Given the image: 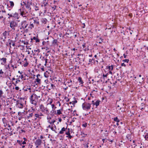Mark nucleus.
Segmentation results:
<instances>
[{
	"instance_id": "obj_1",
	"label": "nucleus",
	"mask_w": 148,
	"mask_h": 148,
	"mask_svg": "<svg viewBox=\"0 0 148 148\" xmlns=\"http://www.w3.org/2000/svg\"><path fill=\"white\" fill-rule=\"evenodd\" d=\"M41 96L36 95V93H33L30 97V102L35 106L37 105V103L38 101V98H40Z\"/></svg>"
},
{
	"instance_id": "obj_2",
	"label": "nucleus",
	"mask_w": 148,
	"mask_h": 148,
	"mask_svg": "<svg viewBox=\"0 0 148 148\" xmlns=\"http://www.w3.org/2000/svg\"><path fill=\"white\" fill-rule=\"evenodd\" d=\"M19 10L20 11V15L23 17H25V18H27L28 16V12L31 11V10H28L24 7H22V9H20Z\"/></svg>"
},
{
	"instance_id": "obj_3",
	"label": "nucleus",
	"mask_w": 148,
	"mask_h": 148,
	"mask_svg": "<svg viewBox=\"0 0 148 148\" xmlns=\"http://www.w3.org/2000/svg\"><path fill=\"white\" fill-rule=\"evenodd\" d=\"M26 102L23 98H20L16 102V106L20 108H23V104Z\"/></svg>"
},
{
	"instance_id": "obj_4",
	"label": "nucleus",
	"mask_w": 148,
	"mask_h": 148,
	"mask_svg": "<svg viewBox=\"0 0 148 148\" xmlns=\"http://www.w3.org/2000/svg\"><path fill=\"white\" fill-rule=\"evenodd\" d=\"M8 15L9 16L8 18L10 19H13V18L16 19H18L19 18V15L16 12L14 13H8Z\"/></svg>"
},
{
	"instance_id": "obj_5",
	"label": "nucleus",
	"mask_w": 148,
	"mask_h": 148,
	"mask_svg": "<svg viewBox=\"0 0 148 148\" xmlns=\"http://www.w3.org/2000/svg\"><path fill=\"white\" fill-rule=\"evenodd\" d=\"M91 104V103L85 102L82 104V109L85 110H88L90 108Z\"/></svg>"
},
{
	"instance_id": "obj_6",
	"label": "nucleus",
	"mask_w": 148,
	"mask_h": 148,
	"mask_svg": "<svg viewBox=\"0 0 148 148\" xmlns=\"http://www.w3.org/2000/svg\"><path fill=\"white\" fill-rule=\"evenodd\" d=\"M18 23L14 21H12L10 23V26L13 30H15V28L18 26Z\"/></svg>"
},
{
	"instance_id": "obj_7",
	"label": "nucleus",
	"mask_w": 148,
	"mask_h": 148,
	"mask_svg": "<svg viewBox=\"0 0 148 148\" xmlns=\"http://www.w3.org/2000/svg\"><path fill=\"white\" fill-rule=\"evenodd\" d=\"M39 107L42 112H45V114H48L49 112L47 107H45L42 104L40 105Z\"/></svg>"
},
{
	"instance_id": "obj_8",
	"label": "nucleus",
	"mask_w": 148,
	"mask_h": 148,
	"mask_svg": "<svg viewBox=\"0 0 148 148\" xmlns=\"http://www.w3.org/2000/svg\"><path fill=\"white\" fill-rule=\"evenodd\" d=\"M23 3H24V4L25 5V8L27 9L28 10H31L30 5H32V3L31 1H27L26 2H23Z\"/></svg>"
},
{
	"instance_id": "obj_9",
	"label": "nucleus",
	"mask_w": 148,
	"mask_h": 148,
	"mask_svg": "<svg viewBox=\"0 0 148 148\" xmlns=\"http://www.w3.org/2000/svg\"><path fill=\"white\" fill-rule=\"evenodd\" d=\"M28 25V24L27 23V22L25 21H22L21 23V26L22 27L20 28V29H22V28L23 29H25V28H27V26Z\"/></svg>"
},
{
	"instance_id": "obj_10",
	"label": "nucleus",
	"mask_w": 148,
	"mask_h": 148,
	"mask_svg": "<svg viewBox=\"0 0 148 148\" xmlns=\"http://www.w3.org/2000/svg\"><path fill=\"white\" fill-rule=\"evenodd\" d=\"M9 33L6 31H5L2 35V39H3V41H5L7 38V36L8 35Z\"/></svg>"
},
{
	"instance_id": "obj_11",
	"label": "nucleus",
	"mask_w": 148,
	"mask_h": 148,
	"mask_svg": "<svg viewBox=\"0 0 148 148\" xmlns=\"http://www.w3.org/2000/svg\"><path fill=\"white\" fill-rule=\"evenodd\" d=\"M35 144L36 146V147L38 148V146L40 145L42 143V141L40 139H38L35 142Z\"/></svg>"
},
{
	"instance_id": "obj_12",
	"label": "nucleus",
	"mask_w": 148,
	"mask_h": 148,
	"mask_svg": "<svg viewBox=\"0 0 148 148\" xmlns=\"http://www.w3.org/2000/svg\"><path fill=\"white\" fill-rule=\"evenodd\" d=\"M42 4H43V5L44 6V8L45 9V12H46L47 9L49 6V4L47 1L46 2H44L42 3Z\"/></svg>"
},
{
	"instance_id": "obj_13",
	"label": "nucleus",
	"mask_w": 148,
	"mask_h": 148,
	"mask_svg": "<svg viewBox=\"0 0 148 148\" xmlns=\"http://www.w3.org/2000/svg\"><path fill=\"white\" fill-rule=\"evenodd\" d=\"M89 62L91 63L92 64H94L95 65L97 64L98 61L97 60H95L94 59H89Z\"/></svg>"
},
{
	"instance_id": "obj_14",
	"label": "nucleus",
	"mask_w": 148,
	"mask_h": 148,
	"mask_svg": "<svg viewBox=\"0 0 148 148\" xmlns=\"http://www.w3.org/2000/svg\"><path fill=\"white\" fill-rule=\"evenodd\" d=\"M77 80L80 83L79 85H81L82 86H83L84 82L82 79V78L81 77H79Z\"/></svg>"
},
{
	"instance_id": "obj_15",
	"label": "nucleus",
	"mask_w": 148,
	"mask_h": 148,
	"mask_svg": "<svg viewBox=\"0 0 148 148\" xmlns=\"http://www.w3.org/2000/svg\"><path fill=\"white\" fill-rule=\"evenodd\" d=\"M33 27H34V25L33 23H32V22L31 21L30 22L29 25H28L27 26V28L26 29V30L28 29H32Z\"/></svg>"
},
{
	"instance_id": "obj_16",
	"label": "nucleus",
	"mask_w": 148,
	"mask_h": 148,
	"mask_svg": "<svg viewBox=\"0 0 148 148\" xmlns=\"http://www.w3.org/2000/svg\"><path fill=\"white\" fill-rule=\"evenodd\" d=\"M9 3L10 5V6L8 7L9 8H12L14 5V3L13 1H9Z\"/></svg>"
},
{
	"instance_id": "obj_17",
	"label": "nucleus",
	"mask_w": 148,
	"mask_h": 148,
	"mask_svg": "<svg viewBox=\"0 0 148 148\" xmlns=\"http://www.w3.org/2000/svg\"><path fill=\"white\" fill-rule=\"evenodd\" d=\"M31 20H32V23H36L38 25H39V21L38 20L36 19H34L33 18L32 19H31Z\"/></svg>"
},
{
	"instance_id": "obj_18",
	"label": "nucleus",
	"mask_w": 148,
	"mask_h": 148,
	"mask_svg": "<svg viewBox=\"0 0 148 148\" xmlns=\"http://www.w3.org/2000/svg\"><path fill=\"white\" fill-rule=\"evenodd\" d=\"M113 120L114 121L117 122L116 124L118 126L119 125V123L120 122V120L117 117L114 118L113 119Z\"/></svg>"
},
{
	"instance_id": "obj_19",
	"label": "nucleus",
	"mask_w": 148,
	"mask_h": 148,
	"mask_svg": "<svg viewBox=\"0 0 148 148\" xmlns=\"http://www.w3.org/2000/svg\"><path fill=\"white\" fill-rule=\"evenodd\" d=\"M17 130L19 131L20 133H22L23 132H25V131L22 129L19 126L17 128Z\"/></svg>"
},
{
	"instance_id": "obj_20",
	"label": "nucleus",
	"mask_w": 148,
	"mask_h": 148,
	"mask_svg": "<svg viewBox=\"0 0 148 148\" xmlns=\"http://www.w3.org/2000/svg\"><path fill=\"white\" fill-rule=\"evenodd\" d=\"M67 128H65L64 127H63L61 129V130H60L59 132V134H63L64 133V132L66 131V129H67Z\"/></svg>"
},
{
	"instance_id": "obj_21",
	"label": "nucleus",
	"mask_w": 148,
	"mask_h": 148,
	"mask_svg": "<svg viewBox=\"0 0 148 148\" xmlns=\"http://www.w3.org/2000/svg\"><path fill=\"white\" fill-rule=\"evenodd\" d=\"M33 40H35L36 42H39L40 41V40L38 38L35 37H33V38L31 39V42H32Z\"/></svg>"
},
{
	"instance_id": "obj_22",
	"label": "nucleus",
	"mask_w": 148,
	"mask_h": 148,
	"mask_svg": "<svg viewBox=\"0 0 148 148\" xmlns=\"http://www.w3.org/2000/svg\"><path fill=\"white\" fill-rule=\"evenodd\" d=\"M5 102V100H3V99H0V109H1V107L3 105V103Z\"/></svg>"
},
{
	"instance_id": "obj_23",
	"label": "nucleus",
	"mask_w": 148,
	"mask_h": 148,
	"mask_svg": "<svg viewBox=\"0 0 148 148\" xmlns=\"http://www.w3.org/2000/svg\"><path fill=\"white\" fill-rule=\"evenodd\" d=\"M63 109H61L60 110H58L57 111L56 114L59 115L62 114V111H63Z\"/></svg>"
},
{
	"instance_id": "obj_24",
	"label": "nucleus",
	"mask_w": 148,
	"mask_h": 148,
	"mask_svg": "<svg viewBox=\"0 0 148 148\" xmlns=\"http://www.w3.org/2000/svg\"><path fill=\"white\" fill-rule=\"evenodd\" d=\"M16 81L15 82V83H14V82H12V84H14L15 86H16V84L18 83V82H20V80L19 79V78H16Z\"/></svg>"
},
{
	"instance_id": "obj_25",
	"label": "nucleus",
	"mask_w": 148,
	"mask_h": 148,
	"mask_svg": "<svg viewBox=\"0 0 148 148\" xmlns=\"http://www.w3.org/2000/svg\"><path fill=\"white\" fill-rule=\"evenodd\" d=\"M23 90L24 91H27L28 90H29V92H31V88H28V86L24 87L23 88Z\"/></svg>"
},
{
	"instance_id": "obj_26",
	"label": "nucleus",
	"mask_w": 148,
	"mask_h": 148,
	"mask_svg": "<svg viewBox=\"0 0 148 148\" xmlns=\"http://www.w3.org/2000/svg\"><path fill=\"white\" fill-rule=\"evenodd\" d=\"M44 76L46 77H48L50 76V73L48 72L47 71H46L44 74Z\"/></svg>"
},
{
	"instance_id": "obj_27",
	"label": "nucleus",
	"mask_w": 148,
	"mask_h": 148,
	"mask_svg": "<svg viewBox=\"0 0 148 148\" xmlns=\"http://www.w3.org/2000/svg\"><path fill=\"white\" fill-rule=\"evenodd\" d=\"M101 102V101L99 100H98L95 102V105L96 106V107L98 106L99 104Z\"/></svg>"
},
{
	"instance_id": "obj_28",
	"label": "nucleus",
	"mask_w": 148,
	"mask_h": 148,
	"mask_svg": "<svg viewBox=\"0 0 148 148\" xmlns=\"http://www.w3.org/2000/svg\"><path fill=\"white\" fill-rule=\"evenodd\" d=\"M41 22L44 24L47 23V20L45 18H42L41 20Z\"/></svg>"
},
{
	"instance_id": "obj_29",
	"label": "nucleus",
	"mask_w": 148,
	"mask_h": 148,
	"mask_svg": "<svg viewBox=\"0 0 148 148\" xmlns=\"http://www.w3.org/2000/svg\"><path fill=\"white\" fill-rule=\"evenodd\" d=\"M33 147V145H32V143H29L28 144V145H26V148H32Z\"/></svg>"
},
{
	"instance_id": "obj_30",
	"label": "nucleus",
	"mask_w": 148,
	"mask_h": 148,
	"mask_svg": "<svg viewBox=\"0 0 148 148\" xmlns=\"http://www.w3.org/2000/svg\"><path fill=\"white\" fill-rule=\"evenodd\" d=\"M48 59H47L46 58L45 61L44 62H41V63L42 64H43L45 66H46L47 64V63Z\"/></svg>"
},
{
	"instance_id": "obj_31",
	"label": "nucleus",
	"mask_w": 148,
	"mask_h": 148,
	"mask_svg": "<svg viewBox=\"0 0 148 148\" xmlns=\"http://www.w3.org/2000/svg\"><path fill=\"white\" fill-rule=\"evenodd\" d=\"M108 68L110 71H112L113 69V65H112L111 66H109L108 67Z\"/></svg>"
},
{
	"instance_id": "obj_32",
	"label": "nucleus",
	"mask_w": 148,
	"mask_h": 148,
	"mask_svg": "<svg viewBox=\"0 0 148 148\" xmlns=\"http://www.w3.org/2000/svg\"><path fill=\"white\" fill-rule=\"evenodd\" d=\"M36 82H37V84H40L41 83V80L39 79L38 77H37V78L36 79Z\"/></svg>"
},
{
	"instance_id": "obj_33",
	"label": "nucleus",
	"mask_w": 148,
	"mask_h": 148,
	"mask_svg": "<svg viewBox=\"0 0 148 148\" xmlns=\"http://www.w3.org/2000/svg\"><path fill=\"white\" fill-rule=\"evenodd\" d=\"M1 60L3 61V64H4L6 63V59L5 58H3L1 59Z\"/></svg>"
},
{
	"instance_id": "obj_34",
	"label": "nucleus",
	"mask_w": 148,
	"mask_h": 148,
	"mask_svg": "<svg viewBox=\"0 0 148 148\" xmlns=\"http://www.w3.org/2000/svg\"><path fill=\"white\" fill-rule=\"evenodd\" d=\"M33 115V113L32 112H31L28 115H27V118L28 119L30 118L31 117H32Z\"/></svg>"
},
{
	"instance_id": "obj_35",
	"label": "nucleus",
	"mask_w": 148,
	"mask_h": 148,
	"mask_svg": "<svg viewBox=\"0 0 148 148\" xmlns=\"http://www.w3.org/2000/svg\"><path fill=\"white\" fill-rule=\"evenodd\" d=\"M24 63V64L23 65V66L25 67H27L28 64H29V63L27 61L26 62H23Z\"/></svg>"
},
{
	"instance_id": "obj_36",
	"label": "nucleus",
	"mask_w": 148,
	"mask_h": 148,
	"mask_svg": "<svg viewBox=\"0 0 148 148\" xmlns=\"http://www.w3.org/2000/svg\"><path fill=\"white\" fill-rule=\"evenodd\" d=\"M45 58H45V57H40V58L41 59V62H44L45 61Z\"/></svg>"
},
{
	"instance_id": "obj_37",
	"label": "nucleus",
	"mask_w": 148,
	"mask_h": 148,
	"mask_svg": "<svg viewBox=\"0 0 148 148\" xmlns=\"http://www.w3.org/2000/svg\"><path fill=\"white\" fill-rule=\"evenodd\" d=\"M2 121L4 124L6 123V120L5 118V117H3L2 118Z\"/></svg>"
},
{
	"instance_id": "obj_38",
	"label": "nucleus",
	"mask_w": 148,
	"mask_h": 148,
	"mask_svg": "<svg viewBox=\"0 0 148 148\" xmlns=\"http://www.w3.org/2000/svg\"><path fill=\"white\" fill-rule=\"evenodd\" d=\"M108 75V73H107L106 74H103V78L105 79V77H107V76Z\"/></svg>"
},
{
	"instance_id": "obj_39",
	"label": "nucleus",
	"mask_w": 148,
	"mask_h": 148,
	"mask_svg": "<svg viewBox=\"0 0 148 148\" xmlns=\"http://www.w3.org/2000/svg\"><path fill=\"white\" fill-rule=\"evenodd\" d=\"M68 131L67 132H66V134L67 135H69L70 134V129L68 128Z\"/></svg>"
},
{
	"instance_id": "obj_40",
	"label": "nucleus",
	"mask_w": 148,
	"mask_h": 148,
	"mask_svg": "<svg viewBox=\"0 0 148 148\" xmlns=\"http://www.w3.org/2000/svg\"><path fill=\"white\" fill-rule=\"evenodd\" d=\"M54 125H53V126H51V130L53 131H55V132L56 133V132L55 131V127H54Z\"/></svg>"
},
{
	"instance_id": "obj_41",
	"label": "nucleus",
	"mask_w": 148,
	"mask_h": 148,
	"mask_svg": "<svg viewBox=\"0 0 148 148\" xmlns=\"http://www.w3.org/2000/svg\"><path fill=\"white\" fill-rule=\"evenodd\" d=\"M64 99L66 100V101L67 102L69 101L70 100V99L68 98L67 97H65L64 98Z\"/></svg>"
},
{
	"instance_id": "obj_42",
	"label": "nucleus",
	"mask_w": 148,
	"mask_h": 148,
	"mask_svg": "<svg viewBox=\"0 0 148 148\" xmlns=\"http://www.w3.org/2000/svg\"><path fill=\"white\" fill-rule=\"evenodd\" d=\"M17 143L20 145H21L22 144V141L18 140H17Z\"/></svg>"
},
{
	"instance_id": "obj_43",
	"label": "nucleus",
	"mask_w": 148,
	"mask_h": 148,
	"mask_svg": "<svg viewBox=\"0 0 148 148\" xmlns=\"http://www.w3.org/2000/svg\"><path fill=\"white\" fill-rule=\"evenodd\" d=\"M22 43H23L24 45H27L28 43L27 42H25V41L22 40L21 41Z\"/></svg>"
},
{
	"instance_id": "obj_44",
	"label": "nucleus",
	"mask_w": 148,
	"mask_h": 148,
	"mask_svg": "<svg viewBox=\"0 0 148 148\" xmlns=\"http://www.w3.org/2000/svg\"><path fill=\"white\" fill-rule=\"evenodd\" d=\"M12 42H13V41L12 40H10V41L9 42V43H8V45H9L10 46V47H11V45L12 44Z\"/></svg>"
},
{
	"instance_id": "obj_45",
	"label": "nucleus",
	"mask_w": 148,
	"mask_h": 148,
	"mask_svg": "<svg viewBox=\"0 0 148 148\" xmlns=\"http://www.w3.org/2000/svg\"><path fill=\"white\" fill-rule=\"evenodd\" d=\"M56 122V121L55 120H53V124H52V126L54 125V127H55L56 129V126L54 125V123Z\"/></svg>"
},
{
	"instance_id": "obj_46",
	"label": "nucleus",
	"mask_w": 148,
	"mask_h": 148,
	"mask_svg": "<svg viewBox=\"0 0 148 148\" xmlns=\"http://www.w3.org/2000/svg\"><path fill=\"white\" fill-rule=\"evenodd\" d=\"M51 107H52V109L54 110L56 108V107H55V105L53 104L51 105Z\"/></svg>"
},
{
	"instance_id": "obj_47",
	"label": "nucleus",
	"mask_w": 148,
	"mask_h": 148,
	"mask_svg": "<svg viewBox=\"0 0 148 148\" xmlns=\"http://www.w3.org/2000/svg\"><path fill=\"white\" fill-rule=\"evenodd\" d=\"M48 122L49 123H50L51 124H53V120H49V121H48Z\"/></svg>"
},
{
	"instance_id": "obj_48",
	"label": "nucleus",
	"mask_w": 148,
	"mask_h": 148,
	"mask_svg": "<svg viewBox=\"0 0 148 148\" xmlns=\"http://www.w3.org/2000/svg\"><path fill=\"white\" fill-rule=\"evenodd\" d=\"M21 78V79H22L23 78H24V77H23V74H22V75H19V76H18V78L19 79V78Z\"/></svg>"
},
{
	"instance_id": "obj_49",
	"label": "nucleus",
	"mask_w": 148,
	"mask_h": 148,
	"mask_svg": "<svg viewBox=\"0 0 148 148\" xmlns=\"http://www.w3.org/2000/svg\"><path fill=\"white\" fill-rule=\"evenodd\" d=\"M34 52L35 53L38 52V53H39L40 52V50L39 49H37V50L35 49L34 50Z\"/></svg>"
},
{
	"instance_id": "obj_50",
	"label": "nucleus",
	"mask_w": 148,
	"mask_h": 148,
	"mask_svg": "<svg viewBox=\"0 0 148 148\" xmlns=\"http://www.w3.org/2000/svg\"><path fill=\"white\" fill-rule=\"evenodd\" d=\"M28 142H26V141H24L23 142L22 141V144L24 145V144H26L27 143L28 144Z\"/></svg>"
},
{
	"instance_id": "obj_51",
	"label": "nucleus",
	"mask_w": 148,
	"mask_h": 148,
	"mask_svg": "<svg viewBox=\"0 0 148 148\" xmlns=\"http://www.w3.org/2000/svg\"><path fill=\"white\" fill-rule=\"evenodd\" d=\"M123 61L124 62H127V63L129 61V59H125V60H123Z\"/></svg>"
},
{
	"instance_id": "obj_52",
	"label": "nucleus",
	"mask_w": 148,
	"mask_h": 148,
	"mask_svg": "<svg viewBox=\"0 0 148 148\" xmlns=\"http://www.w3.org/2000/svg\"><path fill=\"white\" fill-rule=\"evenodd\" d=\"M49 85H50V88H53V87H55L54 85L53 84H50Z\"/></svg>"
},
{
	"instance_id": "obj_53",
	"label": "nucleus",
	"mask_w": 148,
	"mask_h": 148,
	"mask_svg": "<svg viewBox=\"0 0 148 148\" xmlns=\"http://www.w3.org/2000/svg\"><path fill=\"white\" fill-rule=\"evenodd\" d=\"M87 123H85L84 124H83L82 126L84 127H86L87 126Z\"/></svg>"
},
{
	"instance_id": "obj_54",
	"label": "nucleus",
	"mask_w": 148,
	"mask_h": 148,
	"mask_svg": "<svg viewBox=\"0 0 148 148\" xmlns=\"http://www.w3.org/2000/svg\"><path fill=\"white\" fill-rule=\"evenodd\" d=\"M23 139H24V141H25L28 142H29V140H28L27 138H23Z\"/></svg>"
},
{
	"instance_id": "obj_55",
	"label": "nucleus",
	"mask_w": 148,
	"mask_h": 148,
	"mask_svg": "<svg viewBox=\"0 0 148 148\" xmlns=\"http://www.w3.org/2000/svg\"><path fill=\"white\" fill-rule=\"evenodd\" d=\"M57 42V40H53V44H56V43Z\"/></svg>"
},
{
	"instance_id": "obj_56",
	"label": "nucleus",
	"mask_w": 148,
	"mask_h": 148,
	"mask_svg": "<svg viewBox=\"0 0 148 148\" xmlns=\"http://www.w3.org/2000/svg\"><path fill=\"white\" fill-rule=\"evenodd\" d=\"M35 116L36 118H38L39 117V115L37 114H35Z\"/></svg>"
},
{
	"instance_id": "obj_57",
	"label": "nucleus",
	"mask_w": 148,
	"mask_h": 148,
	"mask_svg": "<svg viewBox=\"0 0 148 148\" xmlns=\"http://www.w3.org/2000/svg\"><path fill=\"white\" fill-rule=\"evenodd\" d=\"M77 101H76V100H75V101H72V102H73V103H72V104H73V105H74V104H75L76 103H77Z\"/></svg>"
},
{
	"instance_id": "obj_58",
	"label": "nucleus",
	"mask_w": 148,
	"mask_h": 148,
	"mask_svg": "<svg viewBox=\"0 0 148 148\" xmlns=\"http://www.w3.org/2000/svg\"><path fill=\"white\" fill-rule=\"evenodd\" d=\"M144 138L146 140H148V136H145Z\"/></svg>"
},
{
	"instance_id": "obj_59",
	"label": "nucleus",
	"mask_w": 148,
	"mask_h": 148,
	"mask_svg": "<svg viewBox=\"0 0 148 148\" xmlns=\"http://www.w3.org/2000/svg\"><path fill=\"white\" fill-rule=\"evenodd\" d=\"M4 73V72L3 71H2V69H1L0 70V74H3Z\"/></svg>"
},
{
	"instance_id": "obj_60",
	"label": "nucleus",
	"mask_w": 148,
	"mask_h": 148,
	"mask_svg": "<svg viewBox=\"0 0 148 148\" xmlns=\"http://www.w3.org/2000/svg\"><path fill=\"white\" fill-rule=\"evenodd\" d=\"M40 69L43 71H45L43 66H42V67L40 68Z\"/></svg>"
},
{
	"instance_id": "obj_61",
	"label": "nucleus",
	"mask_w": 148,
	"mask_h": 148,
	"mask_svg": "<svg viewBox=\"0 0 148 148\" xmlns=\"http://www.w3.org/2000/svg\"><path fill=\"white\" fill-rule=\"evenodd\" d=\"M56 5H55L54 6H53L52 7V8L54 10L56 9Z\"/></svg>"
},
{
	"instance_id": "obj_62",
	"label": "nucleus",
	"mask_w": 148,
	"mask_h": 148,
	"mask_svg": "<svg viewBox=\"0 0 148 148\" xmlns=\"http://www.w3.org/2000/svg\"><path fill=\"white\" fill-rule=\"evenodd\" d=\"M71 50L72 51H75V50H77V49H76L75 48H73V49H71Z\"/></svg>"
},
{
	"instance_id": "obj_63",
	"label": "nucleus",
	"mask_w": 148,
	"mask_h": 148,
	"mask_svg": "<svg viewBox=\"0 0 148 148\" xmlns=\"http://www.w3.org/2000/svg\"><path fill=\"white\" fill-rule=\"evenodd\" d=\"M22 113L21 112H18V115L19 116H20L21 115Z\"/></svg>"
},
{
	"instance_id": "obj_64",
	"label": "nucleus",
	"mask_w": 148,
	"mask_h": 148,
	"mask_svg": "<svg viewBox=\"0 0 148 148\" xmlns=\"http://www.w3.org/2000/svg\"><path fill=\"white\" fill-rule=\"evenodd\" d=\"M15 89L16 90H19V88L18 87L16 86L15 87Z\"/></svg>"
}]
</instances>
